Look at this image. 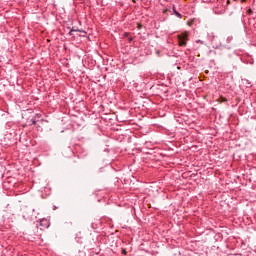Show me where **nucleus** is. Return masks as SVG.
Returning <instances> with one entry per match:
<instances>
[{
	"label": "nucleus",
	"mask_w": 256,
	"mask_h": 256,
	"mask_svg": "<svg viewBox=\"0 0 256 256\" xmlns=\"http://www.w3.org/2000/svg\"><path fill=\"white\" fill-rule=\"evenodd\" d=\"M242 1V3H245V0H241Z\"/></svg>",
	"instance_id": "obj_9"
},
{
	"label": "nucleus",
	"mask_w": 256,
	"mask_h": 256,
	"mask_svg": "<svg viewBox=\"0 0 256 256\" xmlns=\"http://www.w3.org/2000/svg\"><path fill=\"white\" fill-rule=\"evenodd\" d=\"M128 41L131 43V41H133V37L128 38Z\"/></svg>",
	"instance_id": "obj_6"
},
{
	"label": "nucleus",
	"mask_w": 256,
	"mask_h": 256,
	"mask_svg": "<svg viewBox=\"0 0 256 256\" xmlns=\"http://www.w3.org/2000/svg\"><path fill=\"white\" fill-rule=\"evenodd\" d=\"M73 31H75V30H71V31L69 32V34H70V35H73Z\"/></svg>",
	"instance_id": "obj_8"
},
{
	"label": "nucleus",
	"mask_w": 256,
	"mask_h": 256,
	"mask_svg": "<svg viewBox=\"0 0 256 256\" xmlns=\"http://www.w3.org/2000/svg\"><path fill=\"white\" fill-rule=\"evenodd\" d=\"M123 255H127V251L125 249H122Z\"/></svg>",
	"instance_id": "obj_5"
},
{
	"label": "nucleus",
	"mask_w": 256,
	"mask_h": 256,
	"mask_svg": "<svg viewBox=\"0 0 256 256\" xmlns=\"http://www.w3.org/2000/svg\"><path fill=\"white\" fill-rule=\"evenodd\" d=\"M124 37H129V33H124Z\"/></svg>",
	"instance_id": "obj_7"
},
{
	"label": "nucleus",
	"mask_w": 256,
	"mask_h": 256,
	"mask_svg": "<svg viewBox=\"0 0 256 256\" xmlns=\"http://www.w3.org/2000/svg\"><path fill=\"white\" fill-rule=\"evenodd\" d=\"M220 99H221V101H222L223 103H226V101H227V99L224 98L223 96H221Z\"/></svg>",
	"instance_id": "obj_4"
},
{
	"label": "nucleus",
	"mask_w": 256,
	"mask_h": 256,
	"mask_svg": "<svg viewBox=\"0 0 256 256\" xmlns=\"http://www.w3.org/2000/svg\"><path fill=\"white\" fill-rule=\"evenodd\" d=\"M174 13H175V15H176L177 17H179V18L181 19L182 16H181V14H180L179 12H177V10L174 9Z\"/></svg>",
	"instance_id": "obj_3"
},
{
	"label": "nucleus",
	"mask_w": 256,
	"mask_h": 256,
	"mask_svg": "<svg viewBox=\"0 0 256 256\" xmlns=\"http://www.w3.org/2000/svg\"><path fill=\"white\" fill-rule=\"evenodd\" d=\"M187 37V32L178 35V42L180 47H185V45H187Z\"/></svg>",
	"instance_id": "obj_1"
},
{
	"label": "nucleus",
	"mask_w": 256,
	"mask_h": 256,
	"mask_svg": "<svg viewBox=\"0 0 256 256\" xmlns=\"http://www.w3.org/2000/svg\"><path fill=\"white\" fill-rule=\"evenodd\" d=\"M227 3L229 4V3H230V1L228 0V1H227Z\"/></svg>",
	"instance_id": "obj_11"
},
{
	"label": "nucleus",
	"mask_w": 256,
	"mask_h": 256,
	"mask_svg": "<svg viewBox=\"0 0 256 256\" xmlns=\"http://www.w3.org/2000/svg\"><path fill=\"white\" fill-rule=\"evenodd\" d=\"M248 13H251V10H248Z\"/></svg>",
	"instance_id": "obj_10"
},
{
	"label": "nucleus",
	"mask_w": 256,
	"mask_h": 256,
	"mask_svg": "<svg viewBox=\"0 0 256 256\" xmlns=\"http://www.w3.org/2000/svg\"><path fill=\"white\" fill-rule=\"evenodd\" d=\"M40 227L47 229V227H49V221H47V219L40 220Z\"/></svg>",
	"instance_id": "obj_2"
}]
</instances>
